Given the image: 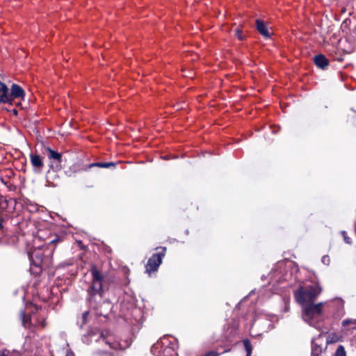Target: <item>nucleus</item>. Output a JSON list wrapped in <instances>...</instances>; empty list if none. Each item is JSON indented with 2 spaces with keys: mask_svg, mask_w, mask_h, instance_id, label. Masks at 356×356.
<instances>
[{
  "mask_svg": "<svg viewBox=\"0 0 356 356\" xmlns=\"http://www.w3.org/2000/svg\"><path fill=\"white\" fill-rule=\"evenodd\" d=\"M341 235L343 237V240L346 243H348V244L351 243V238L347 236V233L346 231H342Z\"/></svg>",
  "mask_w": 356,
  "mask_h": 356,
  "instance_id": "obj_21",
  "label": "nucleus"
},
{
  "mask_svg": "<svg viewBox=\"0 0 356 356\" xmlns=\"http://www.w3.org/2000/svg\"><path fill=\"white\" fill-rule=\"evenodd\" d=\"M159 342H161V344L164 348L163 352H168L171 350V348L170 347L171 342L168 341V337H163L160 339Z\"/></svg>",
  "mask_w": 356,
  "mask_h": 356,
  "instance_id": "obj_15",
  "label": "nucleus"
},
{
  "mask_svg": "<svg viewBox=\"0 0 356 356\" xmlns=\"http://www.w3.org/2000/svg\"><path fill=\"white\" fill-rule=\"evenodd\" d=\"M90 271L92 275V281L87 290L86 300L91 308L98 309L102 303L110 305L108 301L103 300L104 296L103 289L104 275L95 265H92Z\"/></svg>",
  "mask_w": 356,
  "mask_h": 356,
  "instance_id": "obj_2",
  "label": "nucleus"
},
{
  "mask_svg": "<svg viewBox=\"0 0 356 356\" xmlns=\"http://www.w3.org/2000/svg\"><path fill=\"white\" fill-rule=\"evenodd\" d=\"M88 311H86L82 314L81 318L79 319L77 321V323L79 325L80 328H83V325L87 323V322L88 321Z\"/></svg>",
  "mask_w": 356,
  "mask_h": 356,
  "instance_id": "obj_14",
  "label": "nucleus"
},
{
  "mask_svg": "<svg viewBox=\"0 0 356 356\" xmlns=\"http://www.w3.org/2000/svg\"><path fill=\"white\" fill-rule=\"evenodd\" d=\"M164 348L161 344V342H159V341L155 343L151 348V352L153 355L156 356H160V354L162 351H163Z\"/></svg>",
  "mask_w": 356,
  "mask_h": 356,
  "instance_id": "obj_13",
  "label": "nucleus"
},
{
  "mask_svg": "<svg viewBox=\"0 0 356 356\" xmlns=\"http://www.w3.org/2000/svg\"><path fill=\"white\" fill-rule=\"evenodd\" d=\"M323 307V302L314 304L313 302L302 306L303 311V319L312 325L315 320L321 317Z\"/></svg>",
  "mask_w": 356,
  "mask_h": 356,
  "instance_id": "obj_5",
  "label": "nucleus"
},
{
  "mask_svg": "<svg viewBox=\"0 0 356 356\" xmlns=\"http://www.w3.org/2000/svg\"><path fill=\"white\" fill-rule=\"evenodd\" d=\"M321 337V334H318V337L314 338L312 341V353L311 356H319L322 353V348L316 343V341Z\"/></svg>",
  "mask_w": 356,
  "mask_h": 356,
  "instance_id": "obj_12",
  "label": "nucleus"
},
{
  "mask_svg": "<svg viewBox=\"0 0 356 356\" xmlns=\"http://www.w3.org/2000/svg\"><path fill=\"white\" fill-rule=\"evenodd\" d=\"M0 91L3 92L0 97V102L12 104L14 99L24 98L25 93L24 90L17 84H13L11 92L9 93L8 87L4 83H0Z\"/></svg>",
  "mask_w": 356,
  "mask_h": 356,
  "instance_id": "obj_4",
  "label": "nucleus"
},
{
  "mask_svg": "<svg viewBox=\"0 0 356 356\" xmlns=\"http://www.w3.org/2000/svg\"><path fill=\"white\" fill-rule=\"evenodd\" d=\"M102 341L111 348L118 350V349H122L123 347L121 345V343L116 340H115L113 335H111L108 331H104L101 333L100 336Z\"/></svg>",
  "mask_w": 356,
  "mask_h": 356,
  "instance_id": "obj_9",
  "label": "nucleus"
},
{
  "mask_svg": "<svg viewBox=\"0 0 356 356\" xmlns=\"http://www.w3.org/2000/svg\"><path fill=\"white\" fill-rule=\"evenodd\" d=\"M62 241L58 235H51L48 238V241L44 245L34 248L29 253L31 261V271L32 273L38 274L44 268L49 267L51 264V256L56 243Z\"/></svg>",
  "mask_w": 356,
  "mask_h": 356,
  "instance_id": "obj_1",
  "label": "nucleus"
},
{
  "mask_svg": "<svg viewBox=\"0 0 356 356\" xmlns=\"http://www.w3.org/2000/svg\"><path fill=\"white\" fill-rule=\"evenodd\" d=\"M321 261L323 264H324L325 265H327L328 266L330 263V257L328 255H324L322 259H321Z\"/></svg>",
  "mask_w": 356,
  "mask_h": 356,
  "instance_id": "obj_22",
  "label": "nucleus"
},
{
  "mask_svg": "<svg viewBox=\"0 0 356 356\" xmlns=\"http://www.w3.org/2000/svg\"><path fill=\"white\" fill-rule=\"evenodd\" d=\"M115 165V164L113 162H99V163H92L90 166V167L98 166L100 168H108L111 166L114 167Z\"/></svg>",
  "mask_w": 356,
  "mask_h": 356,
  "instance_id": "obj_16",
  "label": "nucleus"
},
{
  "mask_svg": "<svg viewBox=\"0 0 356 356\" xmlns=\"http://www.w3.org/2000/svg\"><path fill=\"white\" fill-rule=\"evenodd\" d=\"M322 289L318 283L300 286L294 291L296 300L303 306L313 302L321 293Z\"/></svg>",
  "mask_w": 356,
  "mask_h": 356,
  "instance_id": "obj_3",
  "label": "nucleus"
},
{
  "mask_svg": "<svg viewBox=\"0 0 356 356\" xmlns=\"http://www.w3.org/2000/svg\"><path fill=\"white\" fill-rule=\"evenodd\" d=\"M256 29L257 31L265 38H269L270 36L266 24L263 20L259 19H256Z\"/></svg>",
  "mask_w": 356,
  "mask_h": 356,
  "instance_id": "obj_10",
  "label": "nucleus"
},
{
  "mask_svg": "<svg viewBox=\"0 0 356 356\" xmlns=\"http://www.w3.org/2000/svg\"><path fill=\"white\" fill-rule=\"evenodd\" d=\"M50 174V170H48L47 172V178L48 179L49 178V175Z\"/></svg>",
  "mask_w": 356,
  "mask_h": 356,
  "instance_id": "obj_29",
  "label": "nucleus"
},
{
  "mask_svg": "<svg viewBox=\"0 0 356 356\" xmlns=\"http://www.w3.org/2000/svg\"><path fill=\"white\" fill-rule=\"evenodd\" d=\"M21 316L24 318L25 316V312L24 311H21Z\"/></svg>",
  "mask_w": 356,
  "mask_h": 356,
  "instance_id": "obj_27",
  "label": "nucleus"
},
{
  "mask_svg": "<svg viewBox=\"0 0 356 356\" xmlns=\"http://www.w3.org/2000/svg\"><path fill=\"white\" fill-rule=\"evenodd\" d=\"M5 222V219L2 216H0V230L3 228V223Z\"/></svg>",
  "mask_w": 356,
  "mask_h": 356,
  "instance_id": "obj_24",
  "label": "nucleus"
},
{
  "mask_svg": "<svg viewBox=\"0 0 356 356\" xmlns=\"http://www.w3.org/2000/svg\"><path fill=\"white\" fill-rule=\"evenodd\" d=\"M243 343L244 348L247 353V356H250V355L252 353V346L251 342L248 339H245V340H243Z\"/></svg>",
  "mask_w": 356,
  "mask_h": 356,
  "instance_id": "obj_17",
  "label": "nucleus"
},
{
  "mask_svg": "<svg viewBox=\"0 0 356 356\" xmlns=\"http://www.w3.org/2000/svg\"><path fill=\"white\" fill-rule=\"evenodd\" d=\"M160 249H161V252L153 254L148 259L145 266V271L149 275L152 272L157 271L158 268L161 264L162 259L165 254L166 248L161 247Z\"/></svg>",
  "mask_w": 356,
  "mask_h": 356,
  "instance_id": "obj_7",
  "label": "nucleus"
},
{
  "mask_svg": "<svg viewBox=\"0 0 356 356\" xmlns=\"http://www.w3.org/2000/svg\"><path fill=\"white\" fill-rule=\"evenodd\" d=\"M30 162L35 173L40 174L42 172L44 166L42 156L36 152H32L30 154Z\"/></svg>",
  "mask_w": 356,
  "mask_h": 356,
  "instance_id": "obj_8",
  "label": "nucleus"
},
{
  "mask_svg": "<svg viewBox=\"0 0 356 356\" xmlns=\"http://www.w3.org/2000/svg\"><path fill=\"white\" fill-rule=\"evenodd\" d=\"M314 63L318 67L322 70H325L329 65L328 59L323 54L314 56Z\"/></svg>",
  "mask_w": 356,
  "mask_h": 356,
  "instance_id": "obj_11",
  "label": "nucleus"
},
{
  "mask_svg": "<svg viewBox=\"0 0 356 356\" xmlns=\"http://www.w3.org/2000/svg\"><path fill=\"white\" fill-rule=\"evenodd\" d=\"M39 325H40L42 327H45V325H46V323H45L44 320H42V321L39 323Z\"/></svg>",
  "mask_w": 356,
  "mask_h": 356,
  "instance_id": "obj_26",
  "label": "nucleus"
},
{
  "mask_svg": "<svg viewBox=\"0 0 356 356\" xmlns=\"http://www.w3.org/2000/svg\"><path fill=\"white\" fill-rule=\"evenodd\" d=\"M334 356H346V351L342 346H339Z\"/></svg>",
  "mask_w": 356,
  "mask_h": 356,
  "instance_id": "obj_18",
  "label": "nucleus"
},
{
  "mask_svg": "<svg viewBox=\"0 0 356 356\" xmlns=\"http://www.w3.org/2000/svg\"><path fill=\"white\" fill-rule=\"evenodd\" d=\"M10 351L8 350H0V356H10Z\"/></svg>",
  "mask_w": 356,
  "mask_h": 356,
  "instance_id": "obj_23",
  "label": "nucleus"
},
{
  "mask_svg": "<svg viewBox=\"0 0 356 356\" xmlns=\"http://www.w3.org/2000/svg\"><path fill=\"white\" fill-rule=\"evenodd\" d=\"M342 325L344 327H347L349 325H356V320L354 319H346L343 320L342 322Z\"/></svg>",
  "mask_w": 356,
  "mask_h": 356,
  "instance_id": "obj_19",
  "label": "nucleus"
},
{
  "mask_svg": "<svg viewBox=\"0 0 356 356\" xmlns=\"http://www.w3.org/2000/svg\"><path fill=\"white\" fill-rule=\"evenodd\" d=\"M65 356H74V353L72 350H67Z\"/></svg>",
  "mask_w": 356,
  "mask_h": 356,
  "instance_id": "obj_25",
  "label": "nucleus"
},
{
  "mask_svg": "<svg viewBox=\"0 0 356 356\" xmlns=\"http://www.w3.org/2000/svg\"><path fill=\"white\" fill-rule=\"evenodd\" d=\"M108 356H114V355L112 354H108Z\"/></svg>",
  "mask_w": 356,
  "mask_h": 356,
  "instance_id": "obj_30",
  "label": "nucleus"
},
{
  "mask_svg": "<svg viewBox=\"0 0 356 356\" xmlns=\"http://www.w3.org/2000/svg\"><path fill=\"white\" fill-rule=\"evenodd\" d=\"M14 115H17V111L16 109H13V111Z\"/></svg>",
  "mask_w": 356,
  "mask_h": 356,
  "instance_id": "obj_28",
  "label": "nucleus"
},
{
  "mask_svg": "<svg viewBox=\"0 0 356 356\" xmlns=\"http://www.w3.org/2000/svg\"><path fill=\"white\" fill-rule=\"evenodd\" d=\"M44 154L49 159V168L54 172L59 171L62 169V154L57 151H54L49 147L45 148Z\"/></svg>",
  "mask_w": 356,
  "mask_h": 356,
  "instance_id": "obj_6",
  "label": "nucleus"
},
{
  "mask_svg": "<svg viewBox=\"0 0 356 356\" xmlns=\"http://www.w3.org/2000/svg\"><path fill=\"white\" fill-rule=\"evenodd\" d=\"M235 35L240 40H243L245 38V35L243 34L242 31L239 29L238 28L234 30Z\"/></svg>",
  "mask_w": 356,
  "mask_h": 356,
  "instance_id": "obj_20",
  "label": "nucleus"
}]
</instances>
